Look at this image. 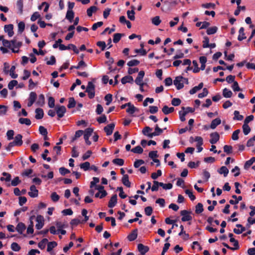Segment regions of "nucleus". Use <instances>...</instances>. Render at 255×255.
I'll return each mask as SVG.
<instances>
[{"label":"nucleus","instance_id":"nucleus-1","mask_svg":"<svg viewBox=\"0 0 255 255\" xmlns=\"http://www.w3.org/2000/svg\"><path fill=\"white\" fill-rule=\"evenodd\" d=\"M173 84L177 90H180L184 87V84H188V80L181 76H177L174 80Z\"/></svg>","mask_w":255,"mask_h":255},{"label":"nucleus","instance_id":"nucleus-2","mask_svg":"<svg viewBox=\"0 0 255 255\" xmlns=\"http://www.w3.org/2000/svg\"><path fill=\"white\" fill-rule=\"evenodd\" d=\"M86 92L88 93L89 98L93 99L95 96V85L92 82H89Z\"/></svg>","mask_w":255,"mask_h":255},{"label":"nucleus","instance_id":"nucleus-3","mask_svg":"<svg viewBox=\"0 0 255 255\" xmlns=\"http://www.w3.org/2000/svg\"><path fill=\"white\" fill-rule=\"evenodd\" d=\"M21 45L22 42L18 41L16 39H14L12 40L11 50L13 53H18L19 52V49Z\"/></svg>","mask_w":255,"mask_h":255},{"label":"nucleus","instance_id":"nucleus-4","mask_svg":"<svg viewBox=\"0 0 255 255\" xmlns=\"http://www.w3.org/2000/svg\"><path fill=\"white\" fill-rule=\"evenodd\" d=\"M71 47L72 48V50L74 51V52L75 53H76V54L79 53V50L77 49L76 46L73 44H70L68 46H65L62 44H60L59 45V48L60 50H69V49H71Z\"/></svg>","mask_w":255,"mask_h":255},{"label":"nucleus","instance_id":"nucleus-5","mask_svg":"<svg viewBox=\"0 0 255 255\" xmlns=\"http://www.w3.org/2000/svg\"><path fill=\"white\" fill-rule=\"evenodd\" d=\"M181 215L182 216L181 220L183 222L189 221L192 220V218L190 215V212L186 210H182L181 211Z\"/></svg>","mask_w":255,"mask_h":255},{"label":"nucleus","instance_id":"nucleus-6","mask_svg":"<svg viewBox=\"0 0 255 255\" xmlns=\"http://www.w3.org/2000/svg\"><path fill=\"white\" fill-rule=\"evenodd\" d=\"M36 222L35 228L37 230L41 229L44 225L43 217L41 215H38L36 219Z\"/></svg>","mask_w":255,"mask_h":255},{"label":"nucleus","instance_id":"nucleus-7","mask_svg":"<svg viewBox=\"0 0 255 255\" xmlns=\"http://www.w3.org/2000/svg\"><path fill=\"white\" fill-rule=\"evenodd\" d=\"M56 114L59 118H62L65 113H66V108L63 106H57L56 108Z\"/></svg>","mask_w":255,"mask_h":255},{"label":"nucleus","instance_id":"nucleus-8","mask_svg":"<svg viewBox=\"0 0 255 255\" xmlns=\"http://www.w3.org/2000/svg\"><path fill=\"white\" fill-rule=\"evenodd\" d=\"M28 195L32 198L37 197L38 195V190L36 189L35 185H31L30 187V191Z\"/></svg>","mask_w":255,"mask_h":255},{"label":"nucleus","instance_id":"nucleus-9","mask_svg":"<svg viewBox=\"0 0 255 255\" xmlns=\"http://www.w3.org/2000/svg\"><path fill=\"white\" fill-rule=\"evenodd\" d=\"M13 25L12 24H8L5 25L4 27V31L7 33L9 37H11L13 36Z\"/></svg>","mask_w":255,"mask_h":255},{"label":"nucleus","instance_id":"nucleus-10","mask_svg":"<svg viewBox=\"0 0 255 255\" xmlns=\"http://www.w3.org/2000/svg\"><path fill=\"white\" fill-rule=\"evenodd\" d=\"M144 74L145 73L143 71H140L139 72L138 75L134 81L136 85H141V83H144L142 81Z\"/></svg>","mask_w":255,"mask_h":255},{"label":"nucleus","instance_id":"nucleus-11","mask_svg":"<svg viewBox=\"0 0 255 255\" xmlns=\"http://www.w3.org/2000/svg\"><path fill=\"white\" fill-rule=\"evenodd\" d=\"M115 125L114 123L109 124L104 128V130L107 135H110L112 134L114 129Z\"/></svg>","mask_w":255,"mask_h":255},{"label":"nucleus","instance_id":"nucleus-12","mask_svg":"<svg viewBox=\"0 0 255 255\" xmlns=\"http://www.w3.org/2000/svg\"><path fill=\"white\" fill-rule=\"evenodd\" d=\"M22 136L20 134H17L14 138V140L12 141L16 146H20L22 143Z\"/></svg>","mask_w":255,"mask_h":255},{"label":"nucleus","instance_id":"nucleus-13","mask_svg":"<svg viewBox=\"0 0 255 255\" xmlns=\"http://www.w3.org/2000/svg\"><path fill=\"white\" fill-rule=\"evenodd\" d=\"M210 137V142L212 144H215L220 138L219 134L216 132L211 133Z\"/></svg>","mask_w":255,"mask_h":255},{"label":"nucleus","instance_id":"nucleus-14","mask_svg":"<svg viewBox=\"0 0 255 255\" xmlns=\"http://www.w3.org/2000/svg\"><path fill=\"white\" fill-rule=\"evenodd\" d=\"M117 203V195L116 194H115L110 199V200L109 202L108 207L109 208H112L115 206Z\"/></svg>","mask_w":255,"mask_h":255},{"label":"nucleus","instance_id":"nucleus-15","mask_svg":"<svg viewBox=\"0 0 255 255\" xmlns=\"http://www.w3.org/2000/svg\"><path fill=\"white\" fill-rule=\"evenodd\" d=\"M137 249L140 254L144 255L149 251V248L147 246H145L141 244H139L137 246Z\"/></svg>","mask_w":255,"mask_h":255},{"label":"nucleus","instance_id":"nucleus-16","mask_svg":"<svg viewBox=\"0 0 255 255\" xmlns=\"http://www.w3.org/2000/svg\"><path fill=\"white\" fill-rule=\"evenodd\" d=\"M26 229V227L25 225L20 222L19 223L16 227L15 230L16 231L20 234H22L23 232Z\"/></svg>","mask_w":255,"mask_h":255},{"label":"nucleus","instance_id":"nucleus-17","mask_svg":"<svg viewBox=\"0 0 255 255\" xmlns=\"http://www.w3.org/2000/svg\"><path fill=\"white\" fill-rule=\"evenodd\" d=\"M137 237V229L134 230L127 237L129 241L135 240Z\"/></svg>","mask_w":255,"mask_h":255},{"label":"nucleus","instance_id":"nucleus-18","mask_svg":"<svg viewBox=\"0 0 255 255\" xmlns=\"http://www.w3.org/2000/svg\"><path fill=\"white\" fill-rule=\"evenodd\" d=\"M93 132V129L91 128H87L84 131V139H89Z\"/></svg>","mask_w":255,"mask_h":255},{"label":"nucleus","instance_id":"nucleus-19","mask_svg":"<svg viewBox=\"0 0 255 255\" xmlns=\"http://www.w3.org/2000/svg\"><path fill=\"white\" fill-rule=\"evenodd\" d=\"M43 111L42 109L37 108L35 110V118L37 120L41 119L43 117Z\"/></svg>","mask_w":255,"mask_h":255},{"label":"nucleus","instance_id":"nucleus-20","mask_svg":"<svg viewBox=\"0 0 255 255\" xmlns=\"http://www.w3.org/2000/svg\"><path fill=\"white\" fill-rule=\"evenodd\" d=\"M203 83H200L198 86H195L192 89H191L189 91V93L191 95L194 94L197 91L201 90L203 88Z\"/></svg>","mask_w":255,"mask_h":255},{"label":"nucleus","instance_id":"nucleus-21","mask_svg":"<svg viewBox=\"0 0 255 255\" xmlns=\"http://www.w3.org/2000/svg\"><path fill=\"white\" fill-rule=\"evenodd\" d=\"M133 81V79L132 77L130 76H125L121 80V82L123 84H125L127 83H132Z\"/></svg>","mask_w":255,"mask_h":255},{"label":"nucleus","instance_id":"nucleus-22","mask_svg":"<svg viewBox=\"0 0 255 255\" xmlns=\"http://www.w3.org/2000/svg\"><path fill=\"white\" fill-rule=\"evenodd\" d=\"M131 8H132V10H128L127 11V15L128 18L131 20H134L135 19V12L134 11V7L133 6H131Z\"/></svg>","mask_w":255,"mask_h":255},{"label":"nucleus","instance_id":"nucleus-23","mask_svg":"<svg viewBox=\"0 0 255 255\" xmlns=\"http://www.w3.org/2000/svg\"><path fill=\"white\" fill-rule=\"evenodd\" d=\"M221 123V121L219 118H216L213 120L211 124L210 128L215 129L217 126L219 125Z\"/></svg>","mask_w":255,"mask_h":255},{"label":"nucleus","instance_id":"nucleus-24","mask_svg":"<svg viewBox=\"0 0 255 255\" xmlns=\"http://www.w3.org/2000/svg\"><path fill=\"white\" fill-rule=\"evenodd\" d=\"M218 172L220 174H223L224 177H226L229 173V170L226 166H222L218 169Z\"/></svg>","mask_w":255,"mask_h":255},{"label":"nucleus","instance_id":"nucleus-25","mask_svg":"<svg viewBox=\"0 0 255 255\" xmlns=\"http://www.w3.org/2000/svg\"><path fill=\"white\" fill-rule=\"evenodd\" d=\"M138 109L135 107L133 105L130 103V105H128V108L127 109V112L129 114L132 115L135 112L137 111Z\"/></svg>","mask_w":255,"mask_h":255},{"label":"nucleus","instance_id":"nucleus-26","mask_svg":"<svg viewBox=\"0 0 255 255\" xmlns=\"http://www.w3.org/2000/svg\"><path fill=\"white\" fill-rule=\"evenodd\" d=\"M122 181L124 185L128 187L130 186V182L128 180V175H124Z\"/></svg>","mask_w":255,"mask_h":255},{"label":"nucleus","instance_id":"nucleus-27","mask_svg":"<svg viewBox=\"0 0 255 255\" xmlns=\"http://www.w3.org/2000/svg\"><path fill=\"white\" fill-rule=\"evenodd\" d=\"M174 110V109L173 107H170L169 108L168 106H164L162 109V111L163 112V113L165 114V115H167V114H169L170 113H172Z\"/></svg>","mask_w":255,"mask_h":255},{"label":"nucleus","instance_id":"nucleus-28","mask_svg":"<svg viewBox=\"0 0 255 255\" xmlns=\"http://www.w3.org/2000/svg\"><path fill=\"white\" fill-rule=\"evenodd\" d=\"M74 16V13L72 10H68L66 15V18L72 22Z\"/></svg>","mask_w":255,"mask_h":255},{"label":"nucleus","instance_id":"nucleus-29","mask_svg":"<svg viewBox=\"0 0 255 255\" xmlns=\"http://www.w3.org/2000/svg\"><path fill=\"white\" fill-rule=\"evenodd\" d=\"M234 117L233 118L234 120L242 121L244 119L243 115H240V113L238 111H235L234 112Z\"/></svg>","mask_w":255,"mask_h":255},{"label":"nucleus","instance_id":"nucleus-30","mask_svg":"<svg viewBox=\"0 0 255 255\" xmlns=\"http://www.w3.org/2000/svg\"><path fill=\"white\" fill-rule=\"evenodd\" d=\"M239 34L238 37V39L239 41H242L245 39H246V37L245 36L244 33V28L243 27H241L239 29Z\"/></svg>","mask_w":255,"mask_h":255},{"label":"nucleus","instance_id":"nucleus-31","mask_svg":"<svg viewBox=\"0 0 255 255\" xmlns=\"http://www.w3.org/2000/svg\"><path fill=\"white\" fill-rule=\"evenodd\" d=\"M254 162H255V157H253L246 162L244 165L245 169L249 168Z\"/></svg>","mask_w":255,"mask_h":255},{"label":"nucleus","instance_id":"nucleus-32","mask_svg":"<svg viewBox=\"0 0 255 255\" xmlns=\"http://www.w3.org/2000/svg\"><path fill=\"white\" fill-rule=\"evenodd\" d=\"M57 245V244L56 242H48L47 243V252H51L53 248H54L55 247H56Z\"/></svg>","mask_w":255,"mask_h":255},{"label":"nucleus","instance_id":"nucleus-33","mask_svg":"<svg viewBox=\"0 0 255 255\" xmlns=\"http://www.w3.org/2000/svg\"><path fill=\"white\" fill-rule=\"evenodd\" d=\"M16 6L18 10V13L21 14L23 12V1L22 0H18L16 2Z\"/></svg>","mask_w":255,"mask_h":255},{"label":"nucleus","instance_id":"nucleus-34","mask_svg":"<svg viewBox=\"0 0 255 255\" xmlns=\"http://www.w3.org/2000/svg\"><path fill=\"white\" fill-rule=\"evenodd\" d=\"M218 30V27L217 26H212L207 28V33L208 35L214 34L217 32Z\"/></svg>","mask_w":255,"mask_h":255},{"label":"nucleus","instance_id":"nucleus-35","mask_svg":"<svg viewBox=\"0 0 255 255\" xmlns=\"http://www.w3.org/2000/svg\"><path fill=\"white\" fill-rule=\"evenodd\" d=\"M232 95V92L227 88H225L223 91V95L225 98H230Z\"/></svg>","mask_w":255,"mask_h":255},{"label":"nucleus","instance_id":"nucleus-36","mask_svg":"<svg viewBox=\"0 0 255 255\" xmlns=\"http://www.w3.org/2000/svg\"><path fill=\"white\" fill-rule=\"evenodd\" d=\"M98 8L95 6H92L87 10V13L88 16L90 17L92 15L93 13L96 12Z\"/></svg>","mask_w":255,"mask_h":255},{"label":"nucleus","instance_id":"nucleus-37","mask_svg":"<svg viewBox=\"0 0 255 255\" xmlns=\"http://www.w3.org/2000/svg\"><path fill=\"white\" fill-rule=\"evenodd\" d=\"M18 122L21 124H24L26 126H30L31 125V121L29 119L27 118H20L19 119Z\"/></svg>","mask_w":255,"mask_h":255},{"label":"nucleus","instance_id":"nucleus-38","mask_svg":"<svg viewBox=\"0 0 255 255\" xmlns=\"http://www.w3.org/2000/svg\"><path fill=\"white\" fill-rule=\"evenodd\" d=\"M33 217H31L30 218V224L28 226L27 229V233L28 234H32L33 233V223L32 221V220L33 219Z\"/></svg>","mask_w":255,"mask_h":255},{"label":"nucleus","instance_id":"nucleus-39","mask_svg":"<svg viewBox=\"0 0 255 255\" xmlns=\"http://www.w3.org/2000/svg\"><path fill=\"white\" fill-rule=\"evenodd\" d=\"M80 167L81 169H83L84 171H87L89 169H90V163L89 162H85L83 163H81L80 165Z\"/></svg>","mask_w":255,"mask_h":255},{"label":"nucleus","instance_id":"nucleus-40","mask_svg":"<svg viewBox=\"0 0 255 255\" xmlns=\"http://www.w3.org/2000/svg\"><path fill=\"white\" fill-rule=\"evenodd\" d=\"M2 175L4 177H1L0 178V180L1 181H4L5 180V181H9L11 179V176L8 173H6V172H3L2 173Z\"/></svg>","mask_w":255,"mask_h":255},{"label":"nucleus","instance_id":"nucleus-41","mask_svg":"<svg viewBox=\"0 0 255 255\" xmlns=\"http://www.w3.org/2000/svg\"><path fill=\"white\" fill-rule=\"evenodd\" d=\"M143 150L140 146H136L134 148L131 149V151L135 153L141 154L142 153Z\"/></svg>","mask_w":255,"mask_h":255},{"label":"nucleus","instance_id":"nucleus-42","mask_svg":"<svg viewBox=\"0 0 255 255\" xmlns=\"http://www.w3.org/2000/svg\"><path fill=\"white\" fill-rule=\"evenodd\" d=\"M7 111V107L5 106L0 105V116L6 115Z\"/></svg>","mask_w":255,"mask_h":255},{"label":"nucleus","instance_id":"nucleus-43","mask_svg":"<svg viewBox=\"0 0 255 255\" xmlns=\"http://www.w3.org/2000/svg\"><path fill=\"white\" fill-rule=\"evenodd\" d=\"M151 21H152V24L156 26L159 25V24L161 22L159 16H156L153 17L151 19Z\"/></svg>","mask_w":255,"mask_h":255},{"label":"nucleus","instance_id":"nucleus-44","mask_svg":"<svg viewBox=\"0 0 255 255\" xmlns=\"http://www.w3.org/2000/svg\"><path fill=\"white\" fill-rule=\"evenodd\" d=\"M48 243V240L47 239H43L41 242L38 243V246L41 249H44L45 248L46 245Z\"/></svg>","mask_w":255,"mask_h":255},{"label":"nucleus","instance_id":"nucleus-45","mask_svg":"<svg viewBox=\"0 0 255 255\" xmlns=\"http://www.w3.org/2000/svg\"><path fill=\"white\" fill-rule=\"evenodd\" d=\"M84 133V131L82 130H79L76 131L75 135L72 139V141H74L77 138L80 137Z\"/></svg>","mask_w":255,"mask_h":255},{"label":"nucleus","instance_id":"nucleus-46","mask_svg":"<svg viewBox=\"0 0 255 255\" xmlns=\"http://www.w3.org/2000/svg\"><path fill=\"white\" fill-rule=\"evenodd\" d=\"M203 211V207L202 204L199 203L196 206L195 212L197 214L201 213Z\"/></svg>","mask_w":255,"mask_h":255},{"label":"nucleus","instance_id":"nucleus-47","mask_svg":"<svg viewBox=\"0 0 255 255\" xmlns=\"http://www.w3.org/2000/svg\"><path fill=\"white\" fill-rule=\"evenodd\" d=\"M15 69V66H12L9 70V74L12 78L15 79L17 77L18 75L14 73V71Z\"/></svg>","mask_w":255,"mask_h":255},{"label":"nucleus","instance_id":"nucleus-48","mask_svg":"<svg viewBox=\"0 0 255 255\" xmlns=\"http://www.w3.org/2000/svg\"><path fill=\"white\" fill-rule=\"evenodd\" d=\"M76 105V102L74 99V98H70L69 99V103L68 104V108L69 109H71L74 108Z\"/></svg>","mask_w":255,"mask_h":255},{"label":"nucleus","instance_id":"nucleus-49","mask_svg":"<svg viewBox=\"0 0 255 255\" xmlns=\"http://www.w3.org/2000/svg\"><path fill=\"white\" fill-rule=\"evenodd\" d=\"M243 130L245 135H248L251 131V128L248 125L243 124Z\"/></svg>","mask_w":255,"mask_h":255},{"label":"nucleus","instance_id":"nucleus-50","mask_svg":"<svg viewBox=\"0 0 255 255\" xmlns=\"http://www.w3.org/2000/svg\"><path fill=\"white\" fill-rule=\"evenodd\" d=\"M160 186H161L165 190H169L172 188V184L171 183L164 184L162 182L160 183Z\"/></svg>","mask_w":255,"mask_h":255},{"label":"nucleus","instance_id":"nucleus-51","mask_svg":"<svg viewBox=\"0 0 255 255\" xmlns=\"http://www.w3.org/2000/svg\"><path fill=\"white\" fill-rule=\"evenodd\" d=\"M37 97L36 94L34 92H30L28 98V101L34 103Z\"/></svg>","mask_w":255,"mask_h":255},{"label":"nucleus","instance_id":"nucleus-52","mask_svg":"<svg viewBox=\"0 0 255 255\" xmlns=\"http://www.w3.org/2000/svg\"><path fill=\"white\" fill-rule=\"evenodd\" d=\"M113 162L119 166H122L124 164V160L121 158H116L113 160Z\"/></svg>","mask_w":255,"mask_h":255},{"label":"nucleus","instance_id":"nucleus-53","mask_svg":"<svg viewBox=\"0 0 255 255\" xmlns=\"http://www.w3.org/2000/svg\"><path fill=\"white\" fill-rule=\"evenodd\" d=\"M25 28V23L23 21H20L18 24V32L22 33Z\"/></svg>","mask_w":255,"mask_h":255},{"label":"nucleus","instance_id":"nucleus-54","mask_svg":"<svg viewBox=\"0 0 255 255\" xmlns=\"http://www.w3.org/2000/svg\"><path fill=\"white\" fill-rule=\"evenodd\" d=\"M44 96L43 94H40L39 96L38 100L36 104L39 106H42L44 104Z\"/></svg>","mask_w":255,"mask_h":255},{"label":"nucleus","instance_id":"nucleus-55","mask_svg":"<svg viewBox=\"0 0 255 255\" xmlns=\"http://www.w3.org/2000/svg\"><path fill=\"white\" fill-rule=\"evenodd\" d=\"M59 196L55 192L52 193L51 195V199L52 201L56 202L59 200Z\"/></svg>","mask_w":255,"mask_h":255},{"label":"nucleus","instance_id":"nucleus-56","mask_svg":"<svg viewBox=\"0 0 255 255\" xmlns=\"http://www.w3.org/2000/svg\"><path fill=\"white\" fill-rule=\"evenodd\" d=\"M113 100L112 95L110 94H107L105 97V100L106 101V105H109Z\"/></svg>","mask_w":255,"mask_h":255},{"label":"nucleus","instance_id":"nucleus-57","mask_svg":"<svg viewBox=\"0 0 255 255\" xmlns=\"http://www.w3.org/2000/svg\"><path fill=\"white\" fill-rule=\"evenodd\" d=\"M11 249L14 252H18L20 250V247L16 243H13L11 245Z\"/></svg>","mask_w":255,"mask_h":255},{"label":"nucleus","instance_id":"nucleus-58","mask_svg":"<svg viewBox=\"0 0 255 255\" xmlns=\"http://www.w3.org/2000/svg\"><path fill=\"white\" fill-rule=\"evenodd\" d=\"M107 194V192L105 190H103L102 191H99L95 194V197H99L100 198H102L105 197Z\"/></svg>","mask_w":255,"mask_h":255},{"label":"nucleus","instance_id":"nucleus-59","mask_svg":"<svg viewBox=\"0 0 255 255\" xmlns=\"http://www.w3.org/2000/svg\"><path fill=\"white\" fill-rule=\"evenodd\" d=\"M195 142H196V145H202L203 144V139L201 136H195Z\"/></svg>","mask_w":255,"mask_h":255},{"label":"nucleus","instance_id":"nucleus-60","mask_svg":"<svg viewBox=\"0 0 255 255\" xmlns=\"http://www.w3.org/2000/svg\"><path fill=\"white\" fill-rule=\"evenodd\" d=\"M240 129H237L234 131L232 134V138L234 140H237L239 139V134L240 132Z\"/></svg>","mask_w":255,"mask_h":255},{"label":"nucleus","instance_id":"nucleus-61","mask_svg":"<svg viewBox=\"0 0 255 255\" xmlns=\"http://www.w3.org/2000/svg\"><path fill=\"white\" fill-rule=\"evenodd\" d=\"M139 63V61L137 60L133 59L128 62L127 65L129 67L136 66Z\"/></svg>","mask_w":255,"mask_h":255},{"label":"nucleus","instance_id":"nucleus-62","mask_svg":"<svg viewBox=\"0 0 255 255\" xmlns=\"http://www.w3.org/2000/svg\"><path fill=\"white\" fill-rule=\"evenodd\" d=\"M48 105V106L49 107V108H53L54 107L55 100L53 97H49Z\"/></svg>","mask_w":255,"mask_h":255},{"label":"nucleus","instance_id":"nucleus-63","mask_svg":"<svg viewBox=\"0 0 255 255\" xmlns=\"http://www.w3.org/2000/svg\"><path fill=\"white\" fill-rule=\"evenodd\" d=\"M40 14L38 12H35L33 13L30 17V20L31 21H35L37 19L40 18Z\"/></svg>","mask_w":255,"mask_h":255},{"label":"nucleus","instance_id":"nucleus-64","mask_svg":"<svg viewBox=\"0 0 255 255\" xmlns=\"http://www.w3.org/2000/svg\"><path fill=\"white\" fill-rule=\"evenodd\" d=\"M18 82L16 80H13L11 81L8 84V88L9 90H12L14 86H16Z\"/></svg>","mask_w":255,"mask_h":255}]
</instances>
